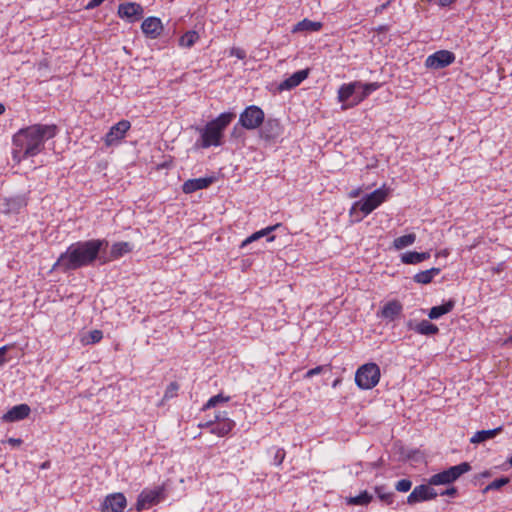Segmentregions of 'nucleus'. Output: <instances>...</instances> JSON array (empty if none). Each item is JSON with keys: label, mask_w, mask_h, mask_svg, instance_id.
Returning a JSON list of instances; mask_svg holds the SVG:
<instances>
[{"label": "nucleus", "mask_w": 512, "mask_h": 512, "mask_svg": "<svg viewBox=\"0 0 512 512\" xmlns=\"http://www.w3.org/2000/svg\"><path fill=\"white\" fill-rule=\"evenodd\" d=\"M59 129L55 124H34L20 129L13 136L12 157L16 162L34 157L44 149L45 142L54 138Z\"/></svg>", "instance_id": "f257e3e1"}, {"label": "nucleus", "mask_w": 512, "mask_h": 512, "mask_svg": "<svg viewBox=\"0 0 512 512\" xmlns=\"http://www.w3.org/2000/svg\"><path fill=\"white\" fill-rule=\"evenodd\" d=\"M107 245L106 239H91L72 243L65 252L60 254L52 268L67 273L91 266L97 259L101 264H105L108 259L101 257L100 251Z\"/></svg>", "instance_id": "f03ea898"}, {"label": "nucleus", "mask_w": 512, "mask_h": 512, "mask_svg": "<svg viewBox=\"0 0 512 512\" xmlns=\"http://www.w3.org/2000/svg\"><path fill=\"white\" fill-rule=\"evenodd\" d=\"M235 116L233 112H223L215 119L209 121L203 128L199 129L200 139L197 140L196 145L204 149L212 146H221L224 131Z\"/></svg>", "instance_id": "7ed1b4c3"}, {"label": "nucleus", "mask_w": 512, "mask_h": 512, "mask_svg": "<svg viewBox=\"0 0 512 512\" xmlns=\"http://www.w3.org/2000/svg\"><path fill=\"white\" fill-rule=\"evenodd\" d=\"M388 192L384 188H378L367 194L361 200L353 203L349 214L351 217H355L356 222L362 221V219L379 207L387 198Z\"/></svg>", "instance_id": "20e7f679"}, {"label": "nucleus", "mask_w": 512, "mask_h": 512, "mask_svg": "<svg viewBox=\"0 0 512 512\" xmlns=\"http://www.w3.org/2000/svg\"><path fill=\"white\" fill-rule=\"evenodd\" d=\"M381 372L376 363L361 365L355 373V383L362 390L374 388L380 381Z\"/></svg>", "instance_id": "39448f33"}, {"label": "nucleus", "mask_w": 512, "mask_h": 512, "mask_svg": "<svg viewBox=\"0 0 512 512\" xmlns=\"http://www.w3.org/2000/svg\"><path fill=\"white\" fill-rule=\"evenodd\" d=\"M264 118V111L259 106L249 105L240 113L238 124L234 126L232 134L236 133L238 125L246 130L258 129L264 122Z\"/></svg>", "instance_id": "423d86ee"}, {"label": "nucleus", "mask_w": 512, "mask_h": 512, "mask_svg": "<svg viewBox=\"0 0 512 512\" xmlns=\"http://www.w3.org/2000/svg\"><path fill=\"white\" fill-rule=\"evenodd\" d=\"M471 470V465L468 462H462L458 465L451 466L439 473L432 475L428 479L429 485H447L455 482L463 474Z\"/></svg>", "instance_id": "0eeeda50"}, {"label": "nucleus", "mask_w": 512, "mask_h": 512, "mask_svg": "<svg viewBox=\"0 0 512 512\" xmlns=\"http://www.w3.org/2000/svg\"><path fill=\"white\" fill-rule=\"evenodd\" d=\"M164 497V487L158 486L154 489H144L138 496L135 508L142 511L160 502Z\"/></svg>", "instance_id": "6e6552de"}, {"label": "nucleus", "mask_w": 512, "mask_h": 512, "mask_svg": "<svg viewBox=\"0 0 512 512\" xmlns=\"http://www.w3.org/2000/svg\"><path fill=\"white\" fill-rule=\"evenodd\" d=\"M455 54L449 50H439L429 55L425 66L429 69L439 70L448 67L455 61Z\"/></svg>", "instance_id": "1a4fd4ad"}, {"label": "nucleus", "mask_w": 512, "mask_h": 512, "mask_svg": "<svg viewBox=\"0 0 512 512\" xmlns=\"http://www.w3.org/2000/svg\"><path fill=\"white\" fill-rule=\"evenodd\" d=\"M28 204L26 194L0 198V212L4 214H18Z\"/></svg>", "instance_id": "9d476101"}, {"label": "nucleus", "mask_w": 512, "mask_h": 512, "mask_svg": "<svg viewBox=\"0 0 512 512\" xmlns=\"http://www.w3.org/2000/svg\"><path fill=\"white\" fill-rule=\"evenodd\" d=\"M431 486L432 485H429L428 483L414 487L412 492L407 497V503L409 505H414L416 503L435 499L438 496V493Z\"/></svg>", "instance_id": "9b49d317"}, {"label": "nucleus", "mask_w": 512, "mask_h": 512, "mask_svg": "<svg viewBox=\"0 0 512 512\" xmlns=\"http://www.w3.org/2000/svg\"><path fill=\"white\" fill-rule=\"evenodd\" d=\"M259 128L261 138L266 141L275 140L283 133V126L280 120L276 118H264V122Z\"/></svg>", "instance_id": "f8f14e48"}, {"label": "nucleus", "mask_w": 512, "mask_h": 512, "mask_svg": "<svg viewBox=\"0 0 512 512\" xmlns=\"http://www.w3.org/2000/svg\"><path fill=\"white\" fill-rule=\"evenodd\" d=\"M117 13L120 18L127 19L130 23H133L142 18L144 9L139 3L127 2L118 6Z\"/></svg>", "instance_id": "ddd939ff"}, {"label": "nucleus", "mask_w": 512, "mask_h": 512, "mask_svg": "<svg viewBox=\"0 0 512 512\" xmlns=\"http://www.w3.org/2000/svg\"><path fill=\"white\" fill-rule=\"evenodd\" d=\"M131 124L128 120H121L113 125L105 135L106 146H113L119 143L130 129Z\"/></svg>", "instance_id": "4468645a"}, {"label": "nucleus", "mask_w": 512, "mask_h": 512, "mask_svg": "<svg viewBox=\"0 0 512 512\" xmlns=\"http://www.w3.org/2000/svg\"><path fill=\"white\" fill-rule=\"evenodd\" d=\"M127 505L123 493H112L105 497L101 504V512H123Z\"/></svg>", "instance_id": "2eb2a0df"}, {"label": "nucleus", "mask_w": 512, "mask_h": 512, "mask_svg": "<svg viewBox=\"0 0 512 512\" xmlns=\"http://www.w3.org/2000/svg\"><path fill=\"white\" fill-rule=\"evenodd\" d=\"M235 422L231 419H224L223 422L212 423L211 421H206L204 423H200V428H207L211 434H215L218 437H224L228 435L231 430L234 428Z\"/></svg>", "instance_id": "dca6fc26"}, {"label": "nucleus", "mask_w": 512, "mask_h": 512, "mask_svg": "<svg viewBox=\"0 0 512 512\" xmlns=\"http://www.w3.org/2000/svg\"><path fill=\"white\" fill-rule=\"evenodd\" d=\"M141 30L147 38H158L163 31L161 19L158 17L146 18L141 24Z\"/></svg>", "instance_id": "f3484780"}, {"label": "nucleus", "mask_w": 512, "mask_h": 512, "mask_svg": "<svg viewBox=\"0 0 512 512\" xmlns=\"http://www.w3.org/2000/svg\"><path fill=\"white\" fill-rule=\"evenodd\" d=\"M281 227L280 223H277L272 226H268L259 231L254 232L250 236H248L245 240L242 241L240 248H245L247 245L258 241L259 239L265 237L267 242H273L275 240V236L272 234L275 230Z\"/></svg>", "instance_id": "a211bd4d"}, {"label": "nucleus", "mask_w": 512, "mask_h": 512, "mask_svg": "<svg viewBox=\"0 0 512 512\" xmlns=\"http://www.w3.org/2000/svg\"><path fill=\"white\" fill-rule=\"evenodd\" d=\"M215 181V177H201L186 180L182 185V191L185 194H191L198 190L208 188Z\"/></svg>", "instance_id": "6ab92c4d"}, {"label": "nucleus", "mask_w": 512, "mask_h": 512, "mask_svg": "<svg viewBox=\"0 0 512 512\" xmlns=\"http://www.w3.org/2000/svg\"><path fill=\"white\" fill-rule=\"evenodd\" d=\"M361 85L360 81H354L350 83H344L342 84L337 92V99L340 103H345L348 101L354 94H356V91L359 89ZM354 106L353 103L351 105H342V110H345L349 107Z\"/></svg>", "instance_id": "aec40b11"}, {"label": "nucleus", "mask_w": 512, "mask_h": 512, "mask_svg": "<svg viewBox=\"0 0 512 512\" xmlns=\"http://www.w3.org/2000/svg\"><path fill=\"white\" fill-rule=\"evenodd\" d=\"M31 412L30 407L27 404H19L13 406L4 415L3 420L5 422H17L23 420L29 416Z\"/></svg>", "instance_id": "412c9836"}, {"label": "nucleus", "mask_w": 512, "mask_h": 512, "mask_svg": "<svg viewBox=\"0 0 512 512\" xmlns=\"http://www.w3.org/2000/svg\"><path fill=\"white\" fill-rule=\"evenodd\" d=\"M308 74L309 71L307 69L296 71L290 77L286 78L279 84V90L285 91L297 87L308 77Z\"/></svg>", "instance_id": "4be33fe9"}, {"label": "nucleus", "mask_w": 512, "mask_h": 512, "mask_svg": "<svg viewBox=\"0 0 512 512\" xmlns=\"http://www.w3.org/2000/svg\"><path fill=\"white\" fill-rule=\"evenodd\" d=\"M403 306L402 304L397 300H392L387 302L382 310H381V316L384 319H387L389 321L395 320L402 312Z\"/></svg>", "instance_id": "5701e85b"}, {"label": "nucleus", "mask_w": 512, "mask_h": 512, "mask_svg": "<svg viewBox=\"0 0 512 512\" xmlns=\"http://www.w3.org/2000/svg\"><path fill=\"white\" fill-rule=\"evenodd\" d=\"M408 327L409 329L414 330L416 333L426 336L436 335L439 332V328L428 320H422L415 326H412V322L410 321L408 323Z\"/></svg>", "instance_id": "b1692460"}, {"label": "nucleus", "mask_w": 512, "mask_h": 512, "mask_svg": "<svg viewBox=\"0 0 512 512\" xmlns=\"http://www.w3.org/2000/svg\"><path fill=\"white\" fill-rule=\"evenodd\" d=\"M455 300L449 299L441 305L434 306L429 310L428 317L432 320L439 319L445 314L451 312L455 307Z\"/></svg>", "instance_id": "393cba45"}, {"label": "nucleus", "mask_w": 512, "mask_h": 512, "mask_svg": "<svg viewBox=\"0 0 512 512\" xmlns=\"http://www.w3.org/2000/svg\"><path fill=\"white\" fill-rule=\"evenodd\" d=\"M430 258V252L407 251L401 255L404 264L416 265Z\"/></svg>", "instance_id": "a878e982"}, {"label": "nucleus", "mask_w": 512, "mask_h": 512, "mask_svg": "<svg viewBox=\"0 0 512 512\" xmlns=\"http://www.w3.org/2000/svg\"><path fill=\"white\" fill-rule=\"evenodd\" d=\"M381 84L378 82H371V83H362L359 87L361 89V93L356 94L354 97L353 105H358L361 103L365 98H367L371 93L378 90L380 88Z\"/></svg>", "instance_id": "bb28decb"}, {"label": "nucleus", "mask_w": 512, "mask_h": 512, "mask_svg": "<svg viewBox=\"0 0 512 512\" xmlns=\"http://www.w3.org/2000/svg\"><path fill=\"white\" fill-rule=\"evenodd\" d=\"M440 272H441L440 268L432 267L428 270L420 271V272L416 273L413 276V280H414V282H416L418 284H429L432 282V280L435 276L440 274Z\"/></svg>", "instance_id": "cd10ccee"}, {"label": "nucleus", "mask_w": 512, "mask_h": 512, "mask_svg": "<svg viewBox=\"0 0 512 512\" xmlns=\"http://www.w3.org/2000/svg\"><path fill=\"white\" fill-rule=\"evenodd\" d=\"M322 28V23L317 21H311L307 18L303 19L302 21L298 22L292 29V32H316L319 31Z\"/></svg>", "instance_id": "c85d7f7f"}, {"label": "nucleus", "mask_w": 512, "mask_h": 512, "mask_svg": "<svg viewBox=\"0 0 512 512\" xmlns=\"http://www.w3.org/2000/svg\"><path fill=\"white\" fill-rule=\"evenodd\" d=\"M133 249V246L129 242H116L112 245L111 251H110V257L112 259H119L125 254L131 252Z\"/></svg>", "instance_id": "c756f323"}, {"label": "nucleus", "mask_w": 512, "mask_h": 512, "mask_svg": "<svg viewBox=\"0 0 512 512\" xmlns=\"http://www.w3.org/2000/svg\"><path fill=\"white\" fill-rule=\"evenodd\" d=\"M502 431V427H497L490 430H481L474 434V436L470 439L471 443H482L486 440L494 438Z\"/></svg>", "instance_id": "7c9ffc66"}, {"label": "nucleus", "mask_w": 512, "mask_h": 512, "mask_svg": "<svg viewBox=\"0 0 512 512\" xmlns=\"http://www.w3.org/2000/svg\"><path fill=\"white\" fill-rule=\"evenodd\" d=\"M416 241V234L409 233L400 237H397L393 241V247L396 250H402L408 246H411Z\"/></svg>", "instance_id": "2f4dec72"}, {"label": "nucleus", "mask_w": 512, "mask_h": 512, "mask_svg": "<svg viewBox=\"0 0 512 512\" xmlns=\"http://www.w3.org/2000/svg\"><path fill=\"white\" fill-rule=\"evenodd\" d=\"M373 500V496L368 491H363L359 495L347 498L348 505L365 506Z\"/></svg>", "instance_id": "473e14b6"}, {"label": "nucleus", "mask_w": 512, "mask_h": 512, "mask_svg": "<svg viewBox=\"0 0 512 512\" xmlns=\"http://www.w3.org/2000/svg\"><path fill=\"white\" fill-rule=\"evenodd\" d=\"M198 39V33L194 30H190L180 37L179 44L182 47L190 48L196 43Z\"/></svg>", "instance_id": "72a5a7b5"}, {"label": "nucleus", "mask_w": 512, "mask_h": 512, "mask_svg": "<svg viewBox=\"0 0 512 512\" xmlns=\"http://www.w3.org/2000/svg\"><path fill=\"white\" fill-rule=\"evenodd\" d=\"M374 491L382 502L387 505H391L393 503L394 493L387 491L384 486H376Z\"/></svg>", "instance_id": "f704fd0d"}, {"label": "nucleus", "mask_w": 512, "mask_h": 512, "mask_svg": "<svg viewBox=\"0 0 512 512\" xmlns=\"http://www.w3.org/2000/svg\"><path fill=\"white\" fill-rule=\"evenodd\" d=\"M508 483H509V478L508 477H500L498 479H495L491 483H489L485 487L484 492H487L489 490H498V489L502 488L503 486H505Z\"/></svg>", "instance_id": "c9c22d12"}, {"label": "nucleus", "mask_w": 512, "mask_h": 512, "mask_svg": "<svg viewBox=\"0 0 512 512\" xmlns=\"http://www.w3.org/2000/svg\"><path fill=\"white\" fill-rule=\"evenodd\" d=\"M230 400V397L227 396H223V394H217L215 396H212L208 401L207 403L204 405L203 409H209V408H212V407H215L218 403L220 402H227Z\"/></svg>", "instance_id": "e433bc0d"}, {"label": "nucleus", "mask_w": 512, "mask_h": 512, "mask_svg": "<svg viewBox=\"0 0 512 512\" xmlns=\"http://www.w3.org/2000/svg\"><path fill=\"white\" fill-rule=\"evenodd\" d=\"M103 338V332L101 330H92L90 331L86 338H85V341H86V344H95V343H98L101 341V339Z\"/></svg>", "instance_id": "4c0bfd02"}, {"label": "nucleus", "mask_w": 512, "mask_h": 512, "mask_svg": "<svg viewBox=\"0 0 512 512\" xmlns=\"http://www.w3.org/2000/svg\"><path fill=\"white\" fill-rule=\"evenodd\" d=\"M412 487V481L409 479H401L395 484V489L398 492H408Z\"/></svg>", "instance_id": "58836bf2"}, {"label": "nucleus", "mask_w": 512, "mask_h": 512, "mask_svg": "<svg viewBox=\"0 0 512 512\" xmlns=\"http://www.w3.org/2000/svg\"><path fill=\"white\" fill-rule=\"evenodd\" d=\"M325 370H329V365H326V366L320 365L315 368L309 369L306 372V374L304 375V378H306V379L312 378L313 376L321 374Z\"/></svg>", "instance_id": "ea45409f"}, {"label": "nucleus", "mask_w": 512, "mask_h": 512, "mask_svg": "<svg viewBox=\"0 0 512 512\" xmlns=\"http://www.w3.org/2000/svg\"><path fill=\"white\" fill-rule=\"evenodd\" d=\"M178 389H179V385L176 382H171L165 390L164 398L165 399L173 398L174 396H176Z\"/></svg>", "instance_id": "a19ab883"}, {"label": "nucleus", "mask_w": 512, "mask_h": 512, "mask_svg": "<svg viewBox=\"0 0 512 512\" xmlns=\"http://www.w3.org/2000/svg\"><path fill=\"white\" fill-rule=\"evenodd\" d=\"M285 455H286V452L284 449L277 448L275 450V454H274V458H273L274 464L277 466L281 465L285 458Z\"/></svg>", "instance_id": "79ce46f5"}, {"label": "nucleus", "mask_w": 512, "mask_h": 512, "mask_svg": "<svg viewBox=\"0 0 512 512\" xmlns=\"http://www.w3.org/2000/svg\"><path fill=\"white\" fill-rule=\"evenodd\" d=\"M224 419H230L228 412L227 411H217V412H215L213 419H211L210 421L212 423H219V422H223Z\"/></svg>", "instance_id": "37998d69"}, {"label": "nucleus", "mask_w": 512, "mask_h": 512, "mask_svg": "<svg viewBox=\"0 0 512 512\" xmlns=\"http://www.w3.org/2000/svg\"><path fill=\"white\" fill-rule=\"evenodd\" d=\"M8 349L9 346L7 345L0 347V367H2L7 362L6 353Z\"/></svg>", "instance_id": "c03bdc74"}, {"label": "nucleus", "mask_w": 512, "mask_h": 512, "mask_svg": "<svg viewBox=\"0 0 512 512\" xmlns=\"http://www.w3.org/2000/svg\"><path fill=\"white\" fill-rule=\"evenodd\" d=\"M458 493V490L456 487L452 486L450 488H447L446 490L442 491L440 493L441 496H451V497H454L456 496Z\"/></svg>", "instance_id": "a18cd8bd"}, {"label": "nucleus", "mask_w": 512, "mask_h": 512, "mask_svg": "<svg viewBox=\"0 0 512 512\" xmlns=\"http://www.w3.org/2000/svg\"><path fill=\"white\" fill-rule=\"evenodd\" d=\"M103 3L102 0H90L85 6L86 10H93L96 7L100 6Z\"/></svg>", "instance_id": "49530a36"}, {"label": "nucleus", "mask_w": 512, "mask_h": 512, "mask_svg": "<svg viewBox=\"0 0 512 512\" xmlns=\"http://www.w3.org/2000/svg\"><path fill=\"white\" fill-rule=\"evenodd\" d=\"M391 1H392V0H388V1H386L385 3H383V4L379 5V6H377V7L375 8V13H376V14H381V13H383V11H384V10H386V9L389 7V5L391 4Z\"/></svg>", "instance_id": "de8ad7c7"}, {"label": "nucleus", "mask_w": 512, "mask_h": 512, "mask_svg": "<svg viewBox=\"0 0 512 512\" xmlns=\"http://www.w3.org/2000/svg\"><path fill=\"white\" fill-rule=\"evenodd\" d=\"M231 55H234L238 59H241V60L246 57L245 51L242 50V49H239V48L233 49L232 52H231Z\"/></svg>", "instance_id": "09e8293b"}, {"label": "nucleus", "mask_w": 512, "mask_h": 512, "mask_svg": "<svg viewBox=\"0 0 512 512\" xmlns=\"http://www.w3.org/2000/svg\"><path fill=\"white\" fill-rule=\"evenodd\" d=\"M8 443L12 446H19L22 443L20 438H9Z\"/></svg>", "instance_id": "8fccbe9b"}, {"label": "nucleus", "mask_w": 512, "mask_h": 512, "mask_svg": "<svg viewBox=\"0 0 512 512\" xmlns=\"http://www.w3.org/2000/svg\"><path fill=\"white\" fill-rule=\"evenodd\" d=\"M360 192H361V189L360 188H357V189H354L352 190L350 193H349V197L350 198H356L360 195Z\"/></svg>", "instance_id": "3c124183"}, {"label": "nucleus", "mask_w": 512, "mask_h": 512, "mask_svg": "<svg viewBox=\"0 0 512 512\" xmlns=\"http://www.w3.org/2000/svg\"><path fill=\"white\" fill-rule=\"evenodd\" d=\"M369 466H370V468H372V469L378 468V467L380 466V462H379V461H377V462L369 463Z\"/></svg>", "instance_id": "603ef678"}, {"label": "nucleus", "mask_w": 512, "mask_h": 512, "mask_svg": "<svg viewBox=\"0 0 512 512\" xmlns=\"http://www.w3.org/2000/svg\"><path fill=\"white\" fill-rule=\"evenodd\" d=\"M5 112V106L0 103V115H2Z\"/></svg>", "instance_id": "864d4df0"}, {"label": "nucleus", "mask_w": 512, "mask_h": 512, "mask_svg": "<svg viewBox=\"0 0 512 512\" xmlns=\"http://www.w3.org/2000/svg\"><path fill=\"white\" fill-rule=\"evenodd\" d=\"M512 343V334L505 340V344Z\"/></svg>", "instance_id": "5fc2aeb1"}, {"label": "nucleus", "mask_w": 512, "mask_h": 512, "mask_svg": "<svg viewBox=\"0 0 512 512\" xmlns=\"http://www.w3.org/2000/svg\"><path fill=\"white\" fill-rule=\"evenodd\" d=\"M508 463L510 464V466L512 467V456L508 459Z\"/></svg>", "instance_id": "6e6d98bb"}, {"label": "nucleus", "mask_w": 512, "mask_h": 512, "mask_svg": "<svg viewBox=\"0 0 512 512\" xmlns=\"http://www.w3.org/2000/svg\"><path fill=\"white\" fill-rule=\"evenodd\" d=\"M102 1L104 2L105 0H102Z\"/></svg>", "instance_id": "4d7b16f0"}]
</instances>
